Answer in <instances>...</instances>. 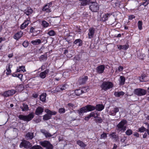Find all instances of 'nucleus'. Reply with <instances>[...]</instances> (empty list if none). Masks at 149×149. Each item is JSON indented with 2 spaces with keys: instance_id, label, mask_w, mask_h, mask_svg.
Returning a JSON list of instances; mask_svg holds the SVG:
<instances>
[{
  "instance_id": "nucleus-54",
  "label": "nucleus",
  "mask_w": 149,
  "mask_h": 149,
  "mask_svg": "<svg viewBox=\"0 0 149 149\" xmlns=\"http://www.w3.org/2000/svg\"><path fill=\"white\" fill-rule=\"evenodd\" d=\"M56 112L55 111H50L49 112V114L51 116L52 115H56Z\"/></svg>"
},
{
  "instance_id": "nucleus-4",
  "label": "nucleus",
  "mask_w": 149,
  "mask_h": 149,
  "mask_svg": "<svg viewBox=\"0 0 149 149\" xmlns=\"http://www.w3.org/2000/svg\"><path fill=\"white\" fill-rule=\"evenodd\" d=\"M113 86V84L110 82H103L102 83L101 87L102 89L105 91L111 88Z\"/></svg>"
},
{
  "instance_id": "nucleus-22",
  "label": "nucleus",
  "mask_w": 149,
  "mask_h": 149,
  "mask_svg": "<svg viewBox=\"0 0 149 149\" xmlns=\"http://www.w3.org/2000/svg\"><path fill=\"white\" fill-rule=\"evenodd\" d=\"M41 132L46 137H51L52 135L49 133L47 132L44 130H40Z\"/></svg>"
},
{
  "instance_id": "nucleus-52",
  "label": "nucleus",
  "mask_w": 149,
  "mask_h": 149,
  "mask_svg": "<svg viewBox=\"0 0 149 149\" xmlns=\"http://www.w3.org/2000/svg\"><path fill=\"white\" fill-rule=\"evenodd\" d=\"M22 74H15V76L19 78L21 81H22Z\"/></svg>"
},
{
  "instance_id": "nucleus-34",
  "label": "nucleus",
  "mask_w": 149,
  "mask_h": 149,
  "mask_svg": "<svg viewBox=\"0 0 149 149\" xmlns=\"http://www.w3.org/2000/svg\"><path fill=\"white\" fill-rule=\"evenodd\" d=\"M21 71H22L23 72L26 71V70L25 69V67L24 66H19V68H18L17 70V72H20Z\"/></svg>"
},
{
  "instance_id": "nucleus-31",
  "label": "nucleus",
  "mask_w": 149,
  "mask_h": 149,
  "mask_svg": "<svg viewBox=\"0 0 149 149\" xmlns=\"http://www.w3.org/2000/svg\"><path fill=\"white\" fill-rule=\"evenodd\" d=\"M119 81L120 84L121 85L124 84L125 81V77L123 76H120Z\"/></svg>"
},
{
  "instance_id": "nucleus-29",
  "label": "nucleus",
  "mask_w": 149,
  "mask_h": 149,
  "mask_svg": "<svg viewBox=\"0 0 149 149\" xmlns=\"http://www.w3.org/2000/svg\"><path fill=\"white\" fill-rule=\"evenodd\" d=\"M125 93L123 91L115 92L114 93V95L117 97H119L121 95H123Z\"/></svg>"
},
{
  "instance_id": "nucleus-45",
  "label": "nucleus",
  "mask_w": 149,
  "mask_h": 149,
  "mask_svg": "<svg viewBox=\"0 0 149 149\" xmlns=\"http://www.w3.org/2000/svg\"><path fill=\"white\" fill-rule=\"evenodd\" d=\"M30 149H42V148L39 146H33Z\"/></svg>"
},
{
  "instance_id": "nucleus-38",
  "label": "nucleus",
  "mask_w": 149,
  "mask_h": 149,
  "mask_svg": "<svg viewBox=\"0 0 149 149\" xmlns=\"http://www.w3.org/2000/svg\"><path fill=\"white\" fill-rule=\"evenodd\" d=\"M51 118V116L49 114H46L43 116V119L44 120H47Z\"/></svg>"
},
{
  "instance_id": "nucleus-23",
  "label": "nucleus",
  "mask_w": 149,
  "mask_h": 149,
  "mask_svg": "<svg viewBox=\"0 0 149 149\" xmlns=\"http://www.w3.org/2000/svg\"><path fill=\"white\" fill-rule=\"evenodd\" d=\"M33 10L30 7H28L27 9L24 10V13L27 15L31 14Z\"/></svg>"
},
{
  "instance_id": "nucleus-2",
  "label": "nucleus",
  "mask_w": 149,
  "mask_h": 149,
  "mask_svg": "<svg viewBox=\"0 0 149 149\" xmlns=\"http://www.w3.org/2000/svg\"><path fill=\"white\" fill-rule=\"evenodd\" d=\"M95 109V107L91 105H87L80 109L78 111L80 115H81L83 113L86 112L88 111H93Z\"/></svg>"
},
{
  "instance_id": "nucleus-14",
  "label": "nucleus",
  "mask_w": 149,
  "mask_h": 149,
  "mask_svg": "<svg viewBox=\"0 0 149 149\" xmlns=\"http://www.w3.org/2000/svg\"><path fill=\"white\" fill-rule=\"evenodd\" d=\"M119 111V108L117 107L114 108L112 110L109 111V114L110 115L113 116H115L116 113Z\"/></svg>"
},
{
  "instance_id": "nucleus-16",
  "label": "nucleus",
  "mask_w": 149,
  "mask_h": 149,
  "mask_svg": "<svg viewBox=\"0 0 149 149\" xmlns=\"http://www.w3.org/2000/svg\"><path fill=\"white\" fill-rule=\"evenodd\" d=\"M138 79L141 82H146L148 80L144 74H142L141 76L139 77Z\"/></svg>"
},
{
  "instance_id": "nucleus-9",
  "label": "nucleus",
  "mask_w": 149,
  "mask_h": 149,
  "mask_svg": "<svg viewBox=\"0 0 149 149\" xmlns=\"http://www.w3.org/2000/svg\"><path fill=\"white\" fill-rule=\"evenodd\" d=\"M40 144L42 146L45 147H46L47 149H53L52 145L47 141H41L40 142Z\"/></svg>"
},
{
  "instance_id": "nucleus-30",
  "label": "nucleus",
  "mask_w": 149,
  "mask_h": 149,
  "mask_svg": "<svg viewBox=\"0 0 149 149\" xmlns=\"http://www.w3.org/2000/svg\"><path fill=\"white\" fill-rule=\"evenodd\" d=\"M77 143L78 145L81 147L84 148L86 146V145L81 141H77Z\"/></svg>"
},
{
  "instance_id": "nucleus-10",
  "label": "nucleus",
  "mask_w": 149,
  "mask_h": 149,
  "mask_svg": "<svg viewBox=\"0 0 149 149\" xmlns=\"http://www.w3.org/2000/svg\"><path fill=\"white\" fill-rule=\"evenodd\" d=\"M52 3H48L45 5L44 7L42 10L43 11H46L47 12H51V7Z\"/></svg>"
},
{
  "instance_id": "nucleus-40",
  "label": "nucleus",
  "mask_w": 149,
  "mask_h": 149,
  "mask_svg": "<svg viewBox=\"0 0 149 149\" xmlns=\"http://www.w3.org/2000/svg\"><path fill=\"white\" fill-rule=\"evenodd\" d=\"M49 23L46 21H43L42 22V25L44 27H46L48 26Z\"/></svg>"
},
{
  "instance_id": "nucleus-50",
  "label": "nucleus",
  "mask_w": 149,
  "mask_h": 149,
  "mask_svg": "<svg viewBox=\"0 0 149 149\" xmlns=\"http://www.w3.org/2000/svg\"><path fill=\"white\" fill-rule=\"evenodd\" d=\"M59 112L61 113H64L65 112V109L64 108H61L59 109Z\"/></svg>"
},
{
  "instance_id": "nucleus-6",
  "label": "nucleus",
  "mask_w": 149,
  "mask_h": 149,
  "mask_svg": "<svg viewBox=\"0 0 149 149\" xmlns=\"http://www.w3.org/2000/svg\"><path fill=\"white\" fill-rule=\"evenodd\" d=\"M15 91L14 90H10L4 92L3 93H1V95L5 97H7L12 96L15 93Z\"/></svg>"
},
{
  "instance_id": "nucleus-19",
  "label": "nucleus",
  "mask_w": 149,
  "mask_h": 149,
  "mask_svg": "<svg viewBox=\"0 0 149 149\" xmlns=\"http://www.w3.org/2000/svg\"><path fill=\"white\" fill-rule=\"evenodd\" d=\"M30 22L29 20L25 21L21 25L20 29H24L29 24H30Z\"/></svg>"
},
{
  "instance_id": "nucleus-49",
  "label": "nucleus",
  "mask_w": 149,
  "mask_h": 149,
  "mask_svg": "<svg viewBox=\"0 0 149 149\" xmlns=\"http://www.w3.org/2000/svg\"><path fill=\"white\" fill-rule=\"evenodd\" d=\"M40 58L42 60H46L47 59V56L46 55H42L40 56Z\"/></svg>"
},
{
  "instance_id": "nucleus-26",
  "label": "nucleus",
  "mask_w": 149,
  "mask_h": 149,
  "mask_svg": "<svg viewBox=\"0 0 149 149\" xmlns=\"http://www.w3.org/2000/svg\"><path fill=\"white\" fill-rule=\"evenodd\" d=\"M95 107V109L98 111H101L104 108V107L102 104H97V105Z\"/></svg>"
},
{
  "instance_id": "nucleus-24",
  "label": "nucleus",
  "mask_w": 149,
  "mask_h": 149,
  "mask_svg": "<svg viewBox=\"0 0 149 149\" xmlns=\"http://www.w3.org/2000/svg\"><path fill=\"white\" fill-rule=\"evenodd\" d=\"M110 14L107 13L106 14L103 15L101 17L102 20L105 21L107 20L108 18L110 16Z\"/></svg>"
},
{
  "instance_id": "nucleus-47",
  "label": "nucleus",
  "mask_w": 149,
  "mask_h": 149,
  "mask_svg": "<svg viewBox=\"0 0 149 149\" xmlns=\"http://www.w3.org/2000/svg\"><path fill=\"white\" fill-rule=\"evenodd\" d=\"M81 90L84 91H82V93H86L88 92L89 90V89L88 87H85L82 88Z\"/></svg>"
},
{
  "instance_id": "nucleus-51",
  "label": "nucleus",
  "mask_w": 149,
  "mask_h": 149,
  "mask_svg": "<svg viewBox=\"0 0 149 149\" xmlns=\"http://www.w3.org/2000/svg\"><path fill=\"white\" fill-rule=\"evenodd\" d=\"M29 43L27 41H24L22 44L23 46L25 47H27Z\"/></svg>"
},
{
  "instance_id": "nucleus-21",
  "label": "nucleus",
  "mask_w": 149,
  "mask_h": 149,
  "mask_svg": "<svg viewBox=\"0 0 149 149\" xmlns=\"http://www.w3.org/2000/svg\"><path fill=\"white\" fill-rule=\"evenodd\" d=\"M22 32L21 31L17 32L14 35V38L17 40L22 37Z\"/></svg>"
},
{
  "instance_id": "nucleus-46",
  "label": "nucleus",
  "mask_w": 149,
  "mask_h": 149,
  "mask_svg": "<svg viewBox=\"0 0 149 149\" xmlns=\"http://www.w3.org/2000/svg\"><path fill=\"white\" fill-rule=\"evenodd\" d=\"M139 131L141 132H142L146 131V129L143 127H141L139 128Z\"/></svg>"
},
{
  "instance_id": "nucleus-41",
  "label": "nucleus",
  "mask_w": 149,
  "mask_h": 149,
  "mask_svg": "<svg viewBox=\"0 0 149 149\" xmlns=\"http://www.w3.org/2000/svg\"><path fill=\"white\" fill-rule=\"evenodd\" d=\"M79 1H82L81 3V5L83 6H84L86 5L88 3V1L87 0H79Z\"/></svg>"
},
{
  "instance_id": "nucleus-59",
  "label": "nucleus",
  "mask_w": 149,
  "mask_h": 149,
  "mask_svg": "<svg viewBox=\"0 0 149 149\" xmlns=\"http://www.w3.org/2000/svg\"><path fill=\"white\" fill-rule=\"evenodd\" d=\"M134 136H135L136 137H139V134L138 133H136V132L134 134Z\"/></svg>"
},
{
  "instance_id": "nucleus-13",
  "label": "nucleus",
  "mask_w": 149,
  "mask_h": 149,
  "mask_svg": "<svg viewBox=\"0 0 149 149\" xmlns=\"http://www.w3.org/2000/svg\"><path fill=\"white\" fill-rule=\"evenodd\" d=\"M104 69V66L102 65H100L96 68V71L99 73H102Z\"/></svg>"
},
{
  "instance_id": "nucleus-37",
  "label": "nucleus",
  "mask_w": 149,
  "mask_h": 149,
  "mask_svg": "<svg viewBox=\"0 0 149 149\" xmlns=\"http://www.w3.org/2000/svg\"><path fill=\"white\" fill-rule=\"evenodd\" d=\"M68 87V86L67 84H65L63 85L60 86L59 88L61 91L65 90Z\"/></svg>"
},
{
  "instance_id": "nucleus-60",
  "label": "nucleus",
  "mask_w": 149,
  "mask_h": 149,
  "mask_svg": "<svg viewBox=\"0 0 149 149\" xmlns=\"http://www.w3.org/2000/svg\"><path fill=\"white\" fill-rule=\"evenodd\" d=\"M33 96L34 98H37L38 97V95L36 93L33 94Z\"/></svg>"
},
{
  "instance_id": "nucleus-64",
  "label": "nucleus",
  "mask_w": 149,
  "mask_h": 149,
  "mask_svg": "<svg viewBox=\"0 0 149 149\" xmlns=\"http://www.w3.org/2000/svg\"><path fill=\"white\" fill-rule=\"evenodd\" d=\"M13 56V54H9L8 55V57L9 58H10L12 57Z\"/></svg>"
},
{
  "instance_id": "nucleus-55",
  "label": "nucleus",
  "mask_w": 149,
  "mask_h": 149,
  "mask_svg": "<svg viewBox=\"0 0 149 149\" xmlns=\"http://www.w3.org/2000/svg\"><path fill=\"white\" fill-rule=\"evenodd\" d=\"M145 57V55L144 54H142L140 55V58L142 59H144V58Z\"/></svg>"
},
{
  "instance_id": "nucleus-56",
  "label": "nucleus",
  "mask_w": 149,
  "mask_h": 149,
  "mask_svg": "<svg viewBox=\"0 0 149 149\" xmlns=\"http://www.w3.org/2000/svg\"><path fill=\"white\" fill-rule=\"evenodd\" d=\"M90 117H91V116H90V114H89V115H88V116L86 117L84 119L86 120H88L89 119Z\"/></svg>"
},
{
  "instance_id": "nucleus-20",
  "label": "nucleus",
  "mask_w": 149,
  "mask_h": 149,
  "mask_svg": "<svg viewBox=\"0 0 149 149\" xmlns=\"http://www.w3.org/2000/svg\"><path fill=\"white\" fill-rule=\"evenodd\" d=\"M118 48L119 49H123L125 50L127 49L129 47V46L128 44H126L125 45H117Z\"/></svg>"
},
{
  "instance_id": "nucleus-63",
  "label": "nucleus",
  "mask_w": 149,
  "mask_h": 149,
  "mask_svg": "<svg viewBox=\"0 0 149 149\" xmlns=\"http://www.w3.org/2000/svg\"><path fill=\"white\" fill-rule=\"evenodd\" d=\"M50 110H49L48 109H45V112L47 113V114H49V112Z\"/></svg>"
},
{
  "instance_id": "nucleus-5",
  "label": "nucleus",
  "mask_w": 149,
  "mask_h": 149,
  "mask_svg": "<svg viewBox=\"0 0 149 149\" xmlns=\"http://www.w3.org/2000/svg\"><path fill=\"white\" fill-rule=\"evenodd\" d=\"M134 93L139 96H141L145 95L146 93V91L144 89L139 88L135 89Z\"/></svg>"
},
{
  "instance_id": "nucleus-36",
  "label": "nucleus",
  "mask_w": 149,
  "mask_h": 149,
  "mask_svg": "<svg viewBox=\"0 0 149 149\" xmlns=\"http://www.w3.org/2000/svg\"><path fill=\"white\" fill-rule=\"evenodd\" d=\"M82 91L84 90H81V89H76L75 90V93L76 95L77 96H79L82 93Z\"/></svg>"
},
{
  "instance_id": "nucleus-35",
  "label": "nucleus",
  "mask_w": 149,
  "mask_h": 149,
  "mask_svg": "<svg viewBox=\"0 0 149 149\" xmlns=\"http://www.w3.org/2000/svg\"><path fill=\"white\" fill-rule=\"evenodd\" d=\"M46 94L43 93L40 96V100L43 102L45 101L46 99Z\"/></svg>"
},
{
  "instance_id": "nucleus-15",
  "label": "nucleus",
  "mask_w": 149,
  "mask_h": 149,
  "mask_svg": "<svg viewBox=\"0 0 149 149\" xmlns=\"http://www.w3.org/2000/svg\"><path fill=\"white\" fill-rule=\"evenodd\" d=\"M34 137L33 133L29 132L25 135V138L26 140L32 139Z\"/></svg>"
},
{
  "instance_id": "nucleus-62",
  "label": "nucleus",
  "mask_w": 149,
  "mask_h": 149,
  "mask_svg": "<svg viewBox=\"0 0 149 149\" xmlns=\"http://www.w3.org/2000/svg\"><path fill=\"white\" fill-rule=\"evenodd\" d=\"M34 29L33 27H31L30 29V32L31 33H33L34 31Z\"/></svg>"
},
{
  "instance_id": "nucleus-17",
  "label": "nucleus",
  "mask_w": 149,
  "mask_h": 149,
  "mask_svg": "<svg viewBox=\"0 0 149 149\" xmlns=\"http://www.w3.org/2000/svg\"><path fill=\"white\" fill-rule=\"evenodd\" d=\"M49 69H47L45 71L41 72L40 74V76L43 79L45 78L46 76V74L49 73Z\"/></svg>"
},
{
  "instance_id": "nucleus-28",
  "label": "nucleus",
  "mask_w": 149,
  "mask_h": 149,
  "mask_svg": "<svg viewBox=\"0 0 149 149\" xmlns=\"http://www.w3.org/2000/svg\"><path fill=\"white\" fill-rule=\"evenodd\" d=\"M90 116L91 117H93L95 118H97L99 114L96 111L92 112L90 113Z\"/></svg>"
},
{
  "instance_id": "nucleus-18",
  "label": "nucleus",
  "mask_w": 149,
  "mask_h": 149,
  "mask_svg": "<svg viewBox=\"0 0 149 149\" xmlns=\"http://www.w3.org/2000/svg\"><path fill=\"white\" fill-rule=\"evenodd\" d=\"M44 109L41 107H38L36 110V115H39L41 114L43 112Z\"/></svg>"
},
{
  "instance_id": "nucleus-33",
  "label": "nucleus",
  "mask_w": 149,
  "mask_h": 149,
  "mask_svg": "<svg viewBox=\"0 0 149 149\" xmlns=\"http://www.w3.org/2000/svg\"><path fill=\"white\" fill-rule=\"evenodd\" d=\"M6 70H7L6 72L7 75H8L10 74L11 72V70L10 69V65L9 64H8L6 66Z\"/></svg>"
},
{
  "instance_id": "nucleus-32",
  "label": "nucleus",
  "mask_w": 149,
  "mask_h": 149,
  "mask_svg": "<svg viewBox=\"0 0 149 149\" xmlns=\"http://www.w3.org/2000/svg\"><path fill=\"white\" fill-rule=\"evenodd\" d=\"M21 108L23 111H27L29 109L28 106L27 104H23V106L21 107Z\"/></svg>"
},
{
  "instance_id": "nucleus-27",
  "label": "nucleus",
  "mask_w": 149,
  "mask_h": 149,
  "mask_svg": "<svg viewBox=\"0 0 149 149\" xmlns=\"http://www.w3.org/2000/svg\"><path fill=\"white\" fill-rule=\"evenodd\" d=\"M41 42V40L39 39H37L35 40H33L31 41V43L34 45H38Z\"/></svg>"
},
{
  "instance_id": "nucleus-61",
  "label": "nucleus",
  "mask_w": 149,
  "mask_h": 149,
  "mask_svg": "<svg viewBox=\"0 0 149 149\" xmlns=\"http://www.w3.org/2000/svg\"><path fill=\"white\" fill-rule=\"evenodd\" d=\"M146 2V1H145L143 3V5L145 6H146L148 4V2Z\"/></svg>"
},
{
  "instance_id": "nucleus-53",
  "label": "nucleus",
  "mask_w": 149,
  "mask_h": 149,
  "mask_svg": "<svg viewBox=\"0 0 149 149\" xmlns=\"http://www.w3.org/2000/svg\"><path fill=\"white\" fill-rule=\"evenodd\" d=\"M127 138L125 136H123L121 137L120 139V141L122 142H125V140H126Z\"/></svg>"
},
{
  "instance_id": "nucleus-48",
  "label": "nucleus",
  "mask_w": 149,
  "mask_h": 149,
  "mask_svg": "<svg viewBox=\"0 0 149 149\" xmlns=\"http://www.w3.org/2000/svg\"><path fill=\"white\" fill-rule=\"evenodd\" d=\"M107 137V134L106 133H103V134H101L100 136V138L101 139H105Z\"/></svg>"
},
{
  "instance_id": "nucleus-11",
  "label": "nucleus",
  "mask_w": 149,
  "mask_h": 149,
  "mask_svg": "<svg viewBox=\"0 0 149 149\" xmlns=\"http://www.w3.org/2000/svg\"><path fill=\"white\" fill-rule=\"evenodd\" d=\"M88 79V77L85 76L80 78L78 81V83L80 85L84 84L86 83Z\"/></svg>"
},
{
  "instance_id": "nucleus-39",
  "label": "nucleus",
  "mask_w": 149,
  "mask_h": 149,
  "mask_svg": "<svg viewBox=\"0 0 149 149\" xmlns=\"http://www.w3.org/2000/svg\"><path fill=\"white\" fill-rule=\"evenodd\" d=\"M47 34L50 36H53L56 34V33L54 31L51 30L47 33Z\"/></svg>"
},
{
  "instance_id": "nucleus-57",
  "label": "nucleus",
  "mask_w": 149,
  "mask_h": 149,
  "mask_svg": "<svg viewBox=\"0 0 149 149\" xmlns=\"http://www.w3.org/2000/svg\"><path fill=\"white\" fill-rule=\"evenodd\" d=\"M123 69V67L121 66H120L118 68V70L120 72L122 71Z\"/></svg>"
},
{
  "instance_id": "nucleus-25",
  "label": "nucleus",
  "mask_w": 149,
  "mask_h": 149,
  "mask_svg": "<svg viewBox=\"0 0 149 149\" xmlns=\"http://www.w3.org/2000/svg\"><path fill=\"white\" fill-rule=\"evenodd\" d=\"M74 44L78 46H80L82 44V40L79 39L76 40L74 42Z\"/></svg>"
},
{
  "instance_id": "nucleus-3",
  "label": "nucleus",
  "mask_w": 149,
  "mask_h": 149,
  "mask_svg": "<svg viewBox=\"0 0 149 149\" xmlns=\"http://www.w3.org/2000/svg\"><path fill=\"white\" fill-rule=\"evenodd\" d=\"M34 117V115L33 113H31L27 116L19 115L18 118L19 119L25 121H29L31 120Z\"/></svg>"
},
{
  "instance_id": "nucleus-44",
  "label": "nucleus",
  "mask_w": 149,
  "mask_h": 149,
  "mask_svg": "<svg viewBox=\"0 0 149 149\" xmlns=\"http://www.w3.org/2000/svg\"><path fill=\"white\" fill-rule=\"evenodd\" d=\"M126 134L127 135H130L132 134V131L130 129L127 130L126 132Z\"/></svg>"
},
{
  "instance_id": "nucleus-43",
  "label": "nucleus",
  "mask_w": 149,
  "mask_h": 149,
  "mask_svg": "<svg viewBox=\"0 0 149 149\" xmlns=\"http://www.w3.org/2000/svg\"><path fill=\"white\" fill-rule=\"evenodd\" d=\"M142 22L141 21H139L138 22V27L139 29L140 30L142 29Z\"/></svg>"
},
{
  "instance_id": "nucleus-7",
  "label": "nucleus",
  "mask_w": 149,
  "mask_h": 149,
  "mask_svg": "<svg viewBox=\"0 0 149 149\" xmlns=\"http://www.w3.org/2000/svg\"><path fill=\"white\" fill-rule=\"evenodd\" d=\"M90 9L93 12H96L99 10V7L97 3L95 2H91Z\"/></svg>"
},
{
  "instance_id": "nucleus-12",
  "label": "nucleus",
  "mask_w": 149,
  "mask_h": 149,
  "mask_svg": "<svg viewBox=\"0 0 149 149\" xmlns=\"http://www.w3.org/2000/svg\"><path fill=\"white\" fill-rule=\"evenodd\" d=\"M89 33H88V38L91 39L93 37L94 32L95 29L93 28H90L89 29Z\"/></svg>"
},
{
  "instance_id": "nucleus-1",
  "label": "nucleus",
  "mask_w": 149,
  "mask_h": 149,
  "mask_svg": "<svg viewBox=\"0 0 149 149\" xmlns=\"http://www.w3.org/2000/svg\"><path fill=\"white\" fill-rule=\"evenodd\" d=\"M127 123L126 120H122L117 125L116 129L119 132H124L126 130Z\"/></svg>"
},
{
  "instance_id": "nucleus-8",
  "label": "nucleus",
  "mask_w": 149,
  "mask_h": 149,
  "mask_svg": "<svg viewBox=\"0 0 149 149\" xmlns=\"http://www.w3.org/2000/svg\"><path fill=\"white\" fill-rule=\"evenodd\" d=\"M31 146V144L30 142L26 140L22 141V142L19 145L20 148H22L24 147L26 148H29Z\"/></svg>"
},
{
  "instance_id": "nucleus-42",
  "label": "nucleus",
  "mask_w": 149,
  "mask_h": 149,
  "mask_svg": "<svg viewBox=\"0 0 149 149\" xmlns=\"http://www.w3.org/2000/svg\"><path fill=\"white\" fill-rule=\"evenodd\" d=\"M116 134V133L113 132L112 133L110 134V136L113 139H117V138L118 136Z\"/></svg>"
},
{
  "instance_id": "nucleus-58",
  "label": "nucleus",
  "mask_w": 149,
  "mask_h": 149,
  "mask_svg": "<svg viewBox=\"0 0 149 149\" xmlns=\"http://www.w3.org/2000/svg\"><path fill=\"white\" fill-rule=\"evenodd\" d=\"M135 18V16L133 15H131L129 16V19H132Z\"/></svg>"
}]
</instances>
